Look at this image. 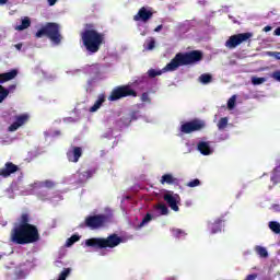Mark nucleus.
<instances>
[{
  "instance_id": "nucleus-1",
  "label": "nucleus",
  "mask_w": 280,
  "mask_h": 280,
  "mask_svg": "<svg viewBox=\"0 0 280 280\" xmlns=\"http://www.w3.org/2000/svg\"><path fill=\"white\" fill-rule=\"evenodd\" d=\"M202 58H205V54L201 50L177 52L162 70L149 69L147 73L149 78H156L158 75H163V73L176 71L179 67L198 65V62H202Z\"/></svg>"
},
{
  "instance_id": "nucleus-2",
  "label": "nucleus",
  "mask_w": 280,
  "mask_h": 280,
  "mask_svg": "<svg viewBox=\"0 0 280 280\" xmlns=\"http://www.w3.org/2000/svg\"><path fill=\"white\" fill-rule=\"evenodd\" d=\"M82 45L88 54H97L102 49V45L106 44V35L95 30V24L88 23L80 34Z\"/></svg>"
},
{
  "instance_id": "nucleus-3",
  "label": "nucleus",
  "mask_w": 280,
  "mask_h": 280,
  "mask_svg": "<svg viewBox=\"0 0 280 280\" xmlns=\"http://www.w3.org/2000/svg\"><path fill=\"white\" fill-rule=\"evenodd\" d=\"M40 240V233L36 225H24L22 228H14L11 231V242L13 244H35Z\"/></svg>"
},
{
  "instance_id": "nucleus-4",
  "label": "nucleus",
  "mask_w": 280,
  "mask_h": 280,
  "mask_svg": "<svg viewBox=\"0 0 280 280\" xmlns=\"http://www.w3.org/2000/svg\"><path fill=\"white\" fill-rule=\"evenodd\" d=\"M124 242L121 236L116 233L108 235L107 237H92L85 240V246L88 248H94V250H103V248H117L119 244Z\"/></svg>"
},
{
  "instance_id": "nucleus-5",
  "label": "nucleus",
  "mask_w": 280,
  "mask_h": 280,
  "mask_svg": "<svg viewBox=\"0 0 280 280\" xmlns=\"http://www.w3.org/2000/svg\"><path fill=\"white\" fill-rule=\"evenodd\" d=\"M46 36L54 45H60L62 43V35L60 34V25L55 22H47L35 33L36 38H43Z\"/></svg>"
},
{
  "instance_id": "nucleus-6",
  "label": "nucleus",
  "mask_w": 280,
  "mask_h": 280,
  "mask_svg": "<svg viewBox=\"0 0 280 280\" xmlns=\"http://www.w3.org/2000/svg\"><path fill=\"white\" fill-rule=\"evenodd\" d=\"M124 97H137V91L130 85H118L114 88L108 96V102H119Z\"/></svg>"
},
{
  "instance_id": "nucleus-7",
  "label": "nucleus",
  "mask_w": 280,
  "mask_h": 280,
  "mask_svg": "<svg viewBox=\"0 0 280 280\" xmlns=\"http://www.w3.org/2000/svg\"><path fill=\"white\" fill-rule=\"evenodd\" d=\"M207 128V122L202 119L195 118L190 121H186L180 126V132L183 135H191V132H200Z\"/></svg>"
},
{
  "instance_id": "nucleus-8",
  "label": "nucleus",
  "mask_w": 280,
  "mask_h": 280,
  "mask_svg": "<svg viewBox=\"0 0 280 280\" xmlns=\"http://www.w3.org/2000/svg\"><path fill=\"white\" fill-rule=\"evenodd\" d=\"M252 36H253V33L250 32L232 35L225 42V47H228V49H235V47L242 45V43H246L247 40H250Z\"/></svg>"
},
{
  "instance_id": "nucleus-9",
  "label": "nucleus",
  "mask_w": 280,
  "mask_h": 280,
  "mask_svg": "<svg viewBox=\"0 0 280 280\" xmlns=\"http://www.w3.org/2000/svg\"><path fill=\"white\" fill-rule=\"evenodd\" d=\"M106 220L107 218L104 214L90 215L85 218V226L88 229H102L106 224Z\"/></svg>"
},
{
  "instance_id": "nucleus-10",
  "label": "nucleus",
  "mask_w": 280,
  "mask_h": 280,
  "mask_svg": "<svg viewBox=\"0 0 280 280\" xmlns=\"http://www.w3.org/2000/svg\"><path fill=\"white\" fill-rule=\"evenodd\" d=\"M164 201L168 205V207L173 211H178V202H180V196L178 194H174L173 191H168L164 195Z\"/></svg>"
},
{
  "instance_id": "nucleus-11",
  "label": "nucleus",
  "mask_w": 280,
  "mask_h": 280,
  "mask_svg": "<svg viewBox=\"0 0 280 280\" xmlns=\"http://www.w3.org/2000/svg\"><path fill=\"white\" fill-rule=\"evenodd\" d=\"M67 159L70 163H78L80 161V158L82 154H84V151H82L81 147H75L72 145L68 151H67Z\"/></svg>"
},
{
  "instance_id": "nucleus-12",
  "label": "nucleus",
  "mask_w": 280,
  "mask_h": 280,
  "mask_svg": "<svg viewBox=\"0 0 280 280\" xmlns=\"http://www.w3.org/2000/svg\"><path fill=\"white\" fill-rule=\"evenodd\" d=\"M152 16H154V13L148 10V8L142 7L139 9L138 13L133 15V21H141L142 23H148V21H150Z\"/></svg>"
},
{
  "instance_id": "nucleus-13",
  "label": "nucleus",
  "mask_w": 280,
  "mask_h": 280,
  "mask_svg": "<svg viewBox=\"0 0 280 280\" xmlns=\"http://www.w3.org/2000/svg\"><path fill=\"white\" fill-rule=\"evenodd\" d=\"M30 120V115L22 114L18 117H15V121L11 124L8 128L9 132H16L18 129L21 128V126H24V124H27Z\"/></svg>"
},
{
  "instance_id": "nucleus-14",
  "label": "nucleus",
  "mask_w": 280,
  "mask_h": 280,
  "mask_svg": "<svg viewBox=\"0 0 280 280\" xmlns=\"http://www.w3.org/2000/svg\"><path fill=\"white\" fill-rule=\"evenodd\" d=\"M15 172H19V166L12 162H7L4 167L0 168V176L8 178V176H12V174H15Z\"/></svg>"
},
{
  "instance_id": "nucleus-15",
  "label": "nucleus",
  "mask_w": 280,
  "mask_h": 280,
  "mask_svg": "<svg viewBox=\"0 0 280 280\" xmlns=\"http://www.w3.org/2000/svg\"><path fill=\"white\" fill-rule=\"evenodd\" d=\"M222 226H224V219L219 218L215 219L214 222L208 223V229L211 233V235H215L217 233H222Z\"/></svg>"
},
{
  "instance_id": "nucleus-16",
  "label": "nucleus",
  "mask_w": 280,
  "mask_h": 280,
  "mask_svg": "<svg viewBox=\"0 0 280 280\" xmlns=\"http://www.w3.org/2000/svg\"><path fill=\"white\" fill-rule=\"evenodd\" d=\"M95 172V168H91L85 172H78V179L75 180L77 185H84L89 178H93Z\"/></svg>"
},
{
  "instance_id": "nucleus-17",
  "label": "nucleus",
  "mask_w": 280,
  "mask_h": 280,
  "mask_svg": "<svg viewBox=\"0 0 280 280\" xmlns=\"http://www.w3.org/2000/svg\"><path fill=\"white\" fill-rule=\"evenodd\" d=\"M197 150L203 156H209L210 154H213V149L211 148V142L209 141H199L197 144Z\"/></svg>"
},
{
  "instance_id": "nucleus-18",
  "label": "nucleus",
  "mask_w": 280,
  "mask_h": 280,
  "mask_svg": "<svg viewBox=\"0 0 280 280\" xmlns=\"http://www.w3.org/2000/svg\"><path fill=\"white\" fill-rule=\"evenodd\" d=\"M19 75V70L13 69L9 72H4L0 74V84H3L5 82H10V80H14Z\"/></svg>"
},
{
  "instance_id": "nucleus-19",
  "label": "nucleus",
  "mask_w": 280,
  "mask_h": 280,
  "mask_svg": "<svg viewBox=\"0 0 280 280\" xmlns=\"http://www.w3.org/2000/svg\"><path fill=\"white\" fill-rule=\"evenodd\" d=\"M161 185H178V178L172 174H164L160 180Z\"/></svg>"
},
{
  "instance_id": "nucleus-20",
  "label": "nucleus",
  "mask_w": 280,
  "mask_h": 280,
  "mask_svg": "<svg viewBox=\"0 0 280 280\" xmlns=\"http://www.w3.org/2000/svg\"><path fill=\"white\" fill-rule=\"evenodd\" d=\"M106 102V96L104 94H101L94 105L90 108V113H96V110H100L102 108V104Z\"/></svg>"
},
{
  "instance_id": "nucleus-21",
  "label": "nucleus",
  "mask_w": 280,
  "mask_h": 280,
  "mask_svg": "<svg viewBox=\"0 0 280 280\" xmlns=\"http://www.w3.org/2000/svg\"><path fill=\"white\" fill-rule=\"evenodd\" d=\"M31 25H32V20H30L28 16H25L24 19H22V23L15 26V30L18 32H23V30H27V27H30Z\"/></svg>"
},
{
  "instance_id": "nucleus-22",
  "label": "nucleus",
  "mask_w": 280,
  "mask_h": 280,
  "mask_svg": "<svg viewBox=\"0 0 280 280\" xmlns=\"http://www.w3.org/2000/svg\"><path fill=\"white\" fill-rule=\"evenodd\" d=\"M23 226H34V224L30 223V214L23 213L20 218V223L18 228H23Z\"/></svg>"
},
{
  "instance_id": "nucleus-23",
  "label": "nucleus",
  "mask_w": 280,
  "mask_h": 280,
  "mask_svg": "<svg viewBox=\"0 0 280 280\" xmlns=\"http://www.w3.org/2000/svg\"><path fill=\"white\" fill-rule=\"evenodd\" d=\"M155 47L156 40L154 39V37H151L144 43V49H147V51H152V49H154Z\"/></svg>"
},
{
  "instance_id": "nucleus-24",
  "label": "nucleus",
  "mask_w": 280,
  "mask_h": 280,
  "mask_svg": "<svg viewBox=\"0 0 280 280\" xmlns=\"http://www.w3.org/2000/svg\"><path fill=\"white\" fill-rule=\"evenodd\" d=\"M255 252L257 253V255H259V257H262L264 259L268 257V249H266V247L257 245L255 247Z\"/></svg>"
},
{
  "instance_id": "nucleus-25",
  "label": "nucleus",
  "mask_w": 280,
  "mask_h": 280,
  "mask_svg": "<svg viewBox=\"0 0 280 280\" xmlns=\"http://www.w3.org/2000/svg\"><path fill=\"white\" fill-rule=\"evenodd\" d=\"M269 229H270V231H272V233H276L277 235H279L280 223L277 221H271V222H269Z\"/></svg>"
},
{
  "instance_id": "nucleus-26",
  "label": "nucleus",
  "mask_w": 280,
  "mask_h": 280,
  "mask_svg": "<svg viewBox=\"0 0 280 280\" xmlns=\"http://www.w3.org/2000/svg\"><path fill=\"white\" fill-rule=\"evenodd\" d=\"M211 80H213V77H211V74L209 73H203L199 77V81L201 82V84H209Z\"/></svg>"
},
{
  "instance_id": "nucleus-27",
  "label": "nucleus",
  "mask_w": 280,
  "mask_h": 280,
  "mask_svg": "<svg viewBox=\"0 0 280 280\" xmlns=\"http://www.w3.org/2000/svg\"><path fill=\"white\" fill-rule=\"evenodd\" d=\"M150 222H152V215L150 213H147L138 225V229H143V226H145V224H149Z\"/></svg>"
},
{
  "instance_id": "nucleus-28",
  "label": "nucleus",
  "mask_w": 280,
  "mask_h": 280,
  "mask_svg": "<svg viewBox=\"0 0 280 280\" xmlns=\"http://www.w3.org/2000/svg\"><path fill=\"white\" fill-rule=\"evenodd\" d=\"M75 242H80V235L74 234L71 237H69L66 242V246H73V244H75Z\"/></svg>"
},
{
  "instance_id": "nucleus-29",
  "label": "nucleus",
  "mask_w": 280,
  "mask_h": 280,
  "mask_svg": "<svg viewBox=\"0 0 280 280\" xmlns=\"http://www.w3.org/2000/svg\"><path fill=\"white\" fill-rule=\"evenodd\" d=\"M226 126H229V118H226V117L221 118V119L219 120V122H218V128H219V130H224V128H225Z\"/></svg>"
},
{
  "instance_id": "nucleus-30",
  "label": "nucleus",
  "mask_w": 280,
  "mask_h": 280,
  "mask_svg": "<svg viewBox=\"0 0 280 280\" xmlns=\"http://www.w3.org/2000/svg\"><path fill=\"white\" fill-rule=\"evenodd\" d=\"M264 82H266V78L254 77L252 79V84H254L255 86H258L259 84H264Z\"/></svg>"
},
{
  "instance_id": "nucleus-31",
  "label": "nucleus",
  "mask_w": 280,
  "mask_h": 280,
  "mask_svg": "<svg viewBox=\"0 0 280 280\" xmlns=\"http://www.w3.org/2000/svg\"><path fill=\"white\" fill-rule=\"evenodd\" d=\"M10 95V90L3 88L2 91H0V104L3 103V101Z\"/></svg>"
},
{
  "instance_id": "nucleus-32",
  "label": "nucleus",
  "mask_w": 280,
  "mask_h": 280,
  "mask_svg": "<svg viewBox=\"0 0 280 280\" xmlns=\"http://www.w3.org/2000/svg\"><path fill=\"white\" fill-rule=\"evenodd\" d=\"M159 211H161V215H167L170 213V209H167V206L165 203H160L158 206Z\"/></svg>"
},
{
  "instance_id": "nucleus-33",
  "label": "nucleus",
  "mask_w": 280,
  "mask_h": 280,
  "mask_svg": "<svg viewBox=\"0 0 280 280\" xmlns=\"http://www.w3.org/2000/svg\"><path fill=\"white\" fill-rule=\"evenodd\" d=\"M69 275H71V269L70 268H66L61 271V273L59 275V279L61 280H67V278L69 277Z\"/></svg>"
},
{
  "instance_id": "nucleus-34",
  "label": "nucleus",
  "mask_w": 280,
  "mask_h": 280,
  "mask_svg": "<svg viewBox=\"0 0 280 280\" xmlns=\"http://www.w3.org/2000/svg\"><path fill=\"white\" fill-rule=\"evenodd\" d=\"M235 100H236L235 95H233L231 98H229V101H228L229 110H233V108H235Z\"/></svg>"
},
{
  "instance_id": "nucleus-35",
  "label": "nucleus",
  "mask_w": 280,
  "mask_h": 280,
  "mask_svg": "<svg viewBox=\"0 0 280 280\" xmlns=\"http://www.w3.org/2000/svg\"><path fill=\"white\" fill-rule=\"evenodd\" d=\"M132 119H137V113H132L130 117H122L121 121L122 124H130Z\"/></svg>"
},
{
  "instance_id": "nucleus-36",
  "label": "nucleus",
  "mask_w": 280,
  "mask_h": 280,
  "mask_svg": "<svg viewBox=\"0 0 280 280\" xmlns=\"http://www.w3.org/2000/svg\"><path fill=\"white\" fill-rule=\"evenodd\" d=\"M172 233L175 237H180L183 235H185V231L180 230V229H173Z\"/></svg>"
},
{
  "instance_id": "nucleus-37",
  "label": "nucleus",
  "mask_w": 280,
  "mask_h": 280,
  "mask_svg": "<svg viewBox=\"0 0 280 280\" xmlns=\"http://www.w3.org/2000/svg\"><path fill=\"white\" fill-rule=\"evenodd\" d=\"M270 78H272V80H275L276 82H280V70L273 71Z\"/></svg>"
},
{
  "instance_id": "nucleus-38",
  "label": "nucleus",
  "mask_w": 280,
  "mask_h": 280,
  "mask_svg": "<svg viewBox=\"0 0 280 280\" xmlns=\"http://www.w3.org/2000/svg\"><path fill=\"white\" fill-rule=\"evenodd\" d=\"M200 186V179L196 178V179H192L191 182H189L187 184V187H198Z\"/></svg>"
},
{
  "instance_id": "nucleus-39",
  "label": "nucleus",
  "mask_w": 280,
  "mask_h": 280,
  "mask_svg": "<svg viewBox=\"0 0 280 280\" xmlns=\"http://www.w3.org/2000/svg\"><path fill=\"white\" fill-rule=\"evenodd\" d=\"M44 186L47 187V189H54L56 187V184L49 179L44 182Z\"/></svg>"
},
{
  "instance_id": "nucleus-40",
  "label": "nucleus",
  "mask_w": 280,
  "mask_h": 280,
  "mask_svg": "<svg viewBox=\"0 0 280 280\" xmlns=\"http://www.w3.org/2000/svg\"><path fill=\"white\" fill-rule=\"evenodd\" d=\"M141 100L142 102H150V94L148 92L142 93Z\"/></svg>"
},
{
  "instance_id": "nucleus-41",
  "label": "nucleus",
  "mask_w": 280,
  "mask_h": 280,
  "mask_svg": "<svg viewBox=\"0 0 280 280\" xmlns=\"http://www.w3.org/2000/svg\"><path fill=\"white\" fill-rule=\"evenodd\" d=\"M269 56H272L273 58H276V60H280V52L279 51L269 52Z\"/></svg>"
},
{
  "instance_id": "nucleus-42",
  "label": "nucleus",
  "mask_w": 280,
  "mask_h": 280,
  "mask_svg": "<svg viewBox=\"0 0 280 280\" xmlns=\"http://www.w3.org/2000/svg\"><path fill=\"white\" fill-rule=\"evenodd\" d=\"M48 4L52 7L55 3H58V0H47Z\"/></svg>"
},
{
  "instance_id": "nucleus-43",
  "label": "nucleus",
  "mask_w": 280,
  "mask_h": 280,
  "mask_svg": "<svg viewBox=\"0 0 280 280\" xmlns=\"http://www.w3.org/2000/svg\"><path fill=\"white\" fill-rule=\"evenodd\" d=\"M15 49H18V51H21V49H23V44H15Z\"/></svg>"
},
{
  "instance_id": "nucleus-44",
  "label": "nucleus",
  "mask_w": 280,
  "mask_h": 280,
  "mask_svg": "<svg viewBox=\"0 0 280 280\" xmlns=\"http://www.w3.org/2000/svg\"><path fill=\"white\" fill-rule=\"evenodd\" d=\"M161 30H163V25L160 24L154 28V32H161Z\"/></svg>"
},
{
  "instance_id": "nucleus-45",
  "label": "nucleus",
  "mask_w": 280,
  "mask_h": 280,
  "mask_svg": "<svg viewBox=\"0 0 280 280\" xmlns=\"http://www.w3.org/2000/svg\"><path fill=\"white\" fill-rule=\"evenodd\" d=\"M264 32H272V26H265Z\"/></svg>"
},
{
  "instance_id": "nucleus-46",
  "label": "nucleus",
  "mask_w": 280,
  "mask_h": 280,
  "mask_svg": "<svg viewBox=\"0 0 280 280\" xmlns=\"http://www.w3.org/2000/svg\"><path fill=\"white\" fill-rule=\"evenodd\" d=\"M275 36H280V27H277L273 32Z\"/></svg>"
},
{
  "instance_id": "nucleus-47",
  "label": "nucleus",
  "mask_w": 280,
  "mask_h": 280,
  "mask_svg": "<svg viewBox=\"0 0 280 280\" xmlns=\"http://www.w3.org/2000/svg\"><path fill=\"white\" fill-rule=\"evenodd\" d=\"M14 89H16L15 84H12V85L9 86V91H14Z\"/></svg>"
},
{
  "instance_id": "nucleus-48",
  "label": "nucleus",
  "mask_w": 280,
  "mask_h": 280,
  "mask_svg": "<svg viewBox=\"0 0 280 280\" xmlns=\"http://www.w3.org/2000/svg\"><path fill=\"white\" fill-rule=\"evenodd\" d=\"M8 3V0H0V5H5Z\"/></svg>"
},
{
  "instance_id": "nucleus-49",
  "label": "nucleus",
  "mask_w": 280,
  "mask_h": 280,
  "mask_svg": "<svg viewBox=\"0 0 280 280\" xmlns=\"http://www.w3.org/2000/svg\"><path fill=\"white\" fill-rule=\"evenodd\" d=\"M3 89H5V88L3 85H0V92H2Z\"/></svg>"
},
{
  "instance_id": "nucleus-50",
  "label": "nucleus",
  "mask_w": 280,
  "mask_h": 280,
  "mask_svg": "<svg viewBox=\"0 0 280 280\" xmlns=\"http://www.w3.org/2000/svg\"><path fill=\"white\" fill-rule=\"evenodd\" d=\"M168 280H176V278H174V277H171V278H168Z\"/></svg>"
},
{
  "instance_id": "nucleus-51",
  "label": "nucleus",
  "mask_w": 280,
  "mask_h": 280,
  "mask_svg": "<svg viewBox=\"0 0 280 280\" xmlns=\"http://www.w3.org/2000/svg\"><path fill=\"white\" fill-rule=\"evenodd\" d=\"M57 135H60V131H57Z\"/></svg>"
}]
</instances>
